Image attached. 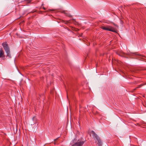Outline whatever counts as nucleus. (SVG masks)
<instances>
[{
  "instance_id": "1",
  "label": "nucleus",
  "mask_w": 146,
  "mask_h": 146,
  "mask_svg": "<svg viewBox=\"0 0 146 146\" xmlns=\"http://www.w3.org/2000/svg\"><path fill=\"white\" fill-rule=\"evenodd\" d=\"M90 133L92 134L93 137L95 141V143H97L98 146H102V143L100 137L93 131H92Z\"/></svg>"
},
{
  "instance_id": "2",
  "label": "nucleus",
  "mask_w": 146,
  "mask_h": 146,
  "mask_svg": "<svg viewBox=\"0 0 146 146\" xmlns=\"http://www.w3.org/2000/svg\"><path fill=\"white\" fill-rule=\"evenodd\" d=\"M2 45L5 51L7 54V56H9V58H11V56L10 53V49L7 42H5L3 43Z\"/></svg>"
},
{
  "instance_id": "3",
  "label": "nucleus",
  "mask_w": 146,
  "mask_h": 146,
  "mask_svg": "<svg viewBox=\"0 0 146 146\" xmlns=\"http://www.w3.org/2000/svg\"><path fill=\"white\" fill-rule=\"evenodd\" d=\"M101 28L104 30L108 31L113 32H115V29L113 28L110 26H108V27L102 26L101 27Z\"/></svg>"
},
{
  "instance_id": "4",
  "label": "nucleus",
  "mask_w": 146,
  "mask_h": 146,
  "mask_svg": "<svg viewBox=\"0 0 146 146\" xmlns=\"http://www.w3.org/2000/svg\"><path fill=\"white\" fill-rule=\"evenodd\" d=\"M84 143V141L78 140L76 142L73 143L72 146H82Z\"/></svg>"
},
{
  "instance_id": "5",
  "label": "nucleus",
  "mask_w": 146,
  "mask_h": 146,
  "mask_svg": "<svg viewBox=\"0 0 146 146\" xmlns=\"http://www.w3.org/2000/svg\"><path fill=\"white\" fill-rule=\"evenodd\" d=\"M116 54L119 56L123 57H125V54L122 51H117L116 52Z\"/></svg>"
},
{
  "instance_id": "6",
  "label": "nucleus",
  "mask_w": 146,
  "mask_h": 146,
  "mask_svg": "<svg viewBox=\"0 0 146 146\" xmlns=\"http://www.w3.org/2000/svg\"><path fill=\"white\" fill-rule=\"evenodd\" d=\"M4 52L3 50L1 49L0 50V58L2 57H5L4 55Z\"/></svg>"
},
{
  "instance_id": "7",
  "label": "nucleus",
  "mask_w": 146,
  "mask_h": 146,
  "mask_svg": "<svg viewBox=\"0 0 146 146\" xmlns=\"http://www.w3.org/2000/svg\"><path fill=\"white\" fill-rule=\"evenodd\" d=\"M144 85V84H141L140 85H139L138 86V87H137V88H140L142 86H143Z\"/></svg>"
},
{
  "instance_id": "8",
  "label": "nucleus",
  "mask_w": 146,
  "mask_h": 146,
  "mask_svg": "<svg viewBox=\"0 0 146 146\" xmlns=\"http://www.w3.org/2000/svg\"><path fill=\"white\" fill-rule=\"evenodd\" d=\"M112 24L114 25L115 26L117 27H118V26H117V25H116V24H115L114 23H112Z\"/></svg>"
},
{
  "instance_id": "9",
  "label": "nucleus",
  "mask_w": 146,
  "mask_h": 146,
  "mask_svg": "<svg viewBox=\"0 0 146 146\" xmlns=\"http://www.w3.org/2000/svg\"><path fill=\"white\" fill-rule=\"evenodd\" d=\"M57 139H55V140H54V141H55V142H54V144H56V141H55L57 140Z\"/></svg>"
},
{
  "instance_id": "10",
  "label": "nucleus",
  "mask_w": 146,
  "mask_h": 146,
  "mask_svg": "<svg viewBox=\"0 0 146 146\" xmlns=\"http://www.w3.org/2000/svg\"><path fill=\"white\" fill-rule=\"evenodd\" d=\"M43 9L44 10H45L46 9V8L44 7H42Z\"/></svg>"
},
{
  "instance_id": "11",
  "label": "nucleus",
  "mask_w": 146,
  "mask_h": 146,
  "mask_svg": "<svg viewBox=\"0 0 146 146\" xmlns=\"http://www.w3.org/2000/svg\"><path fill=\"white\" fill-rule=\"evenodd\" d=\"M137 88H135L133 90V91H135V90H136Z\"/></svg>"
},
{
  "instance_id": "12",
  "label": "nucleus",
  "mask_w": 146,
  "mask_h": 146,
  "mask_svg": "<svg viewBox=\"0 0 146 146\" xmlns=\"http://www.w3.org/2000/svg\"><path fill=\"white\" fill-rule=\"evenodd\" d=\"M42 12V11H39V13H41Z\"/></svg>"
},
{
  "instance_id": "13",
  "label": "nucleus",
  "mask_w": 146,
  "mask_h": 146,
  "mask_svg": "<svg viewBox=\"0 0 146 146\" xmlns=\"http://www.w3.org/2000/svg\"><path fill=\"white\" fill-rule=\"evenodd\" d=\"M62 13H65V11H63Z\"/></svg>"
},
{
  "instance_id": "14",
  "label": "nucleus",
  "mask_w": 146,
  "mask_h": 146,
  "mask_svg": "<svg viewBox=\"0 0 146 146\" xmlns=\"http://www.w3.org/2000/svg\"><path fill=\"white\" fill-rule=\"evenodd\" d=\"M69 21H66V23H69Z\"/></svg>"
},
{
  "instance_id": "15",
  "label": "nucleus",
  "mask_w": 146,
  "mask_h": 146,
  "mask_svg": "<svg viewBox=\"0 0 146 146\" xmlns=\"http://www.w3.org/2000/svg\"><path fill=\"white\" fill-rule=\"evenodd\" d=\"M43 5H44V4H42V5H41V6H43Z\"/></svg>"
},
{
  "instance_id": "16",
  "label": "nucleus",
  "mask_w": 146,
  "mask_h": 146,
  "mask_svg": "<svg viewBox=\"0 0 146 146\" xmlns=\"http://www.w3.org/2000/svg\"><path fill=\"white\" fill-rule=\"evenodd\" d=\"M143 70H146V68H145V69H143Z\"/></svg>"
},
{
  "instance_id": "17",
  "label": "nucleus",
  "mask_w": 146,
  "mask_h": 146,
  "mask_svg": "<svg viewBox=\"0 0 146 146\" xmlns=\"http://www.w3.org/2000/svg\"><path fill=\"white\" fill-rule=\"evenodd\" d=\"M42 96H44V94H43V95H42Z\"/></svg>"
},
{
  "instance_id": "18",
  "label": "nucleus",
  "mask_w": 146,
  "mask_h": 146,
  "mask_svg": "<svg viewBox=\"0 0 146 146\" xmlns=\"http://www.w3.org/2000/svg\"><path fill=\"white\" fill-rule=\"evenodd\" d=\"M47 12V11H45V12Z\"/></svg>"
}]
</instances>
